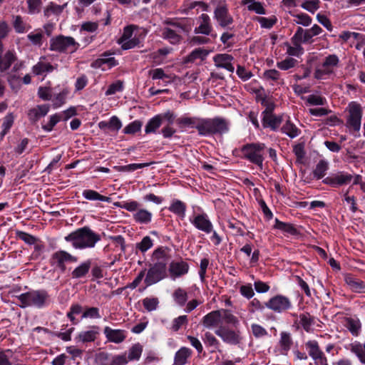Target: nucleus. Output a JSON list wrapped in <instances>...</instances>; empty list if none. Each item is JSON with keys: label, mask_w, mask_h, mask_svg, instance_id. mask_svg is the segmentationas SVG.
Wrapping results in <instances>:
<instances>
[{"label": "nucleus", "mask_w": 365, "mask_h": 365, "mask_svg": "<svg viewBox=\"0 0 365 365\" xmlns=\"http://www.w3.org/2000/svg\"><path fill=\"white\" fill-rule=\"evenodd\" d=\"M101 240V235L88 226L78 228L70 233V242L77 250L93 248Z\"/></svg>", "instance_id": "nucleus-1"}, {"label": "nucleus", "mask_w": 365, "mask_h": 365, "mask_svg": "<svg viewBox=\"0 0 365 365\" xmlns=\"http://www.w3.org/2000/svg\"><path fill=\"white\" fill-rule=\"evenodd\" d=\"M16 304L21 308H43L50 303V296L44 289L31 290L16 297Z\"/></svg>", "instance_id": "nucleus-2"}, {"label": "nucleus", "mask_w": 365, "mask_h": 365, "mask_svg": "<svg viewBox=\"0 0 365 365\" xmlns=\"http://www.w3.org/2000/svg\"><path fill=\"white\" fill-rule=\"evenodd\" d=\"M266 149L267 146L263 143H246L240 148V152L242 153L241 158L257 165L260 170H262Z\"/></svg>", "instance_id": "nucleus-3"}, {"label": "nucleus", "mask_w": 365, "mask_h": 365, "mask_svg": "<svg viewBox=\"0 0 365 365\" xmlns=\"http://www.w3.org/2000/svg\"><path fill=\"white\" fill-rule=\"evenodd\" d=\"M230 130V123L225 118L215 117L213 118H203L201 136H212L223 135Z\"/></svg>", "instance_id": "nucleus-4"}, {"label": "nucleus", "mask_w": 365, "mask_h": 365, "mask_svg": "<svg viewBox=\"0 0 365 365\" xmlns=\"http://www.w3.org/2000/svg\"><path fill=\"white\" fill-rule=\"evenodd\" d=\"M215 334L220 337L225 344L230 345H239L243 339L241 336V331L239 329H232L227 326H220L215 331Z\"/></svg>", "instance_id": "nucleus-5"}, {"label": "nucleus", "mask_w": 365, "mask_h": 365, "mask_svg": "<svg viewBox=\"0 0 365 365\" xmlns=\"http://www.w3.org/2000/svg\"><path fill=\"white\" fill-rule=\"evenodd\" d=\"M353 179V175L344 171H339L335 173H331L329 176L322 180V183L329 185L333 188L349 185Z\"/></svg>", "instance_id": "nucleus-6"}, {"label": "nucleus", "mask_w": 365, "mask_h": 365, "mask_svg": "<svg viewBox=\"0 0 365 365\" xmlns=\"http://www.w3.org/2000/svg\"><path fill=\"white\" fill-rule=\"evenodd\" d=\"M265 306L276 313H282L290 309L292 304L289 297L277 294L265 302Z\"/></svg>", "instance_id": "nucleus-7"}, {"label": "nucleus", "mask_w": 365, "mask_h": 365, "mask_svg": "<svg viewBox=\"0 0 365 365\" xmlns=\"http://www.w3.org/2000/svg\"><path fill=\"white\" fill-rule=\"evenodd\" d=\"M362 118V109L359 103L351 102L349 105V115L346 125L354 131H359Z\"/></svg>", "instance_id": "nucleus-8"}, {"label": "nucleus", "mask_w": 365, "mask_h": 365, "mask_svg": "<svg viewBox=\"0 0 365 365\" xmlns=\"http://www.w3.org/2000/svg\"><path fill=\"white\" fill-rule=\"evenodd\" d=\"M305 347L309 356L314 360L315 365H329L327 358L320 349L317 341L309 340L307 341ZM309 365H312V364H309Z\"/></svg>", "instance_id": "nucleus-9"}, {"label": "nucleus", "mask_w": 365, "mask_h": 365, "mask_svg": "<svg viewBox=\"0 0 365 365\" xmlns=\"http://www.w3.org/2000/svg\"><path fill=\"white\" fill-rule=\"evenodd\" d=\"M162 266L152 264L150 265L144 283L146 287H150L168 277V270L161 267Z\"/></svg>", "instance_id": "nucleus-10"}, {"label": "nucleus", "mask_w": 365, "mask_h": 365, "mask_svg": "<svg viewBox=\"0 0 365 365\" xmlns=\"http://www.w3.org/2000/svg\"><path fill=\"white\" fill-rule=\"evenodd\" d=\"M190 223L198 230L206 234L213 232V225L210 221L207 214L205 212L193 215L190 217Z\"/></svg>", "instance_id": "nucleus-11"}, {"label": "nucleus", "mask_w": 365, "mask_h": 365, "mask_svg": "<svg viewBox=\"0 0 365 365\" xmlns=\"http://www.w3.org/2000/svg\"><path fill=\"white\" fill-rule=\"evenodd\" d=\"M171 250L167 246L157 247L152 254L153 264L168 270V264L171 259Z\"/></svg>", "instance_id": "nucleus-12"}, {"label": "nucleus", "mask_w": 365, "mask_h": 365, "mask_svg": "<svg viewBox=\"0 0 365 365\" xmlns=\"http://www.w3.org/2000/svg\"><path fill=\"white\" fill-rule=\"evenodd\" d=\"M214 19L222 28L227 27L234 21L232 16L229 12L228 7L225 4H220L217 6L214 11Z\"/></svg>", "instance_id": "nucleus-13"}, {"label": "nucleus", "mask_w": 365, "mask_h": 365, "mask_svg": "<svg viewBox=\"0 0 365 365\" xmlns=\"http://www.w3.org/2000/svg\"><path fill=\"white\" fill-rule=\"evenodd\" d=\"M193 22V19L190 18H167L163 21V24L178 28L188 35L192 30Z\"/></svg>", "instance_id": "nucleus-14"}, {"label": "nucleus", "mask_w": 365, "mask_h": 365, "mask_svg": "<svg viewBox=\"0 0 365 365\" xmlns=\"http://www.w3.org/2000/svg\"><path fill=\"white\" fill-rule=\"evenodd\" d=\"M3 43L0 42V73L7 71L17 60L16 53L14 50H7L3 53Z\"/></svg>", "instance_id": "nucleus-15"}, {"label": "nucleus", "mask_w": 365, "mask_h": 365, "mask_svg": "<svg viewBox=\"0 0 365 365\" xmlns=\"http://www.w3.org/2000/svg\"><path fill=\"white\" fill-rule=\"evenodd\" d=\"M190 266L187 262L180 259L179 261H172L169 264L168 272L173 279L181 277L187 274L189 272Z\"/></svg>", "instance_id": "nucleus-16"}, {"label": "nucleus", "mask_w": 365, "mask_h": 365, "mask_svg": "<svg viewBox=\"0 0 365 365\" xmlns=\"http://www.w3.org/2000/svg\"><path fill=\"white\" fill-rule=\"evenodd\" d=\"M285 115L274 113L262 116V125L264 128H269L272 131H277L281 124L284 121Z\"/></svg>", "instance_id": "nucleus-17"}, {"label": "nucleus", "mask_w": 365, "mask_h": 365, "mask_svg": "<svg viewBox=\"0 0 365 365\" xmlns=\"http://www.w3.org/2000/svg\"><path fill=\"white\" fill-rule=\"evenodd\" d=\"M202 121L203 118H200L182 116L176 119V124L180 128H195L197 129L198 134L201 135Z\"/></svg>", "instance_id": "nucleus-18"}, {"label": "nucleus", "mask_w": 365, "mask_h": 365, "mask_svg": "<svg viewBox=\"0 0 365 365\" xmlns=\"http://www.w3.org/2000/svg\"><path fill=\"white\" fill-rule=\"evenodd\" d=\"M68 263V254L65 251H58L51 258V264L56 270L65 272Z\"/></svg>", "instance_id": "nucleus-19"}, {"label": "nucleus", "mask_w": 365, "mask_h": 365, "mask_svg": "<svg viewBox=\"0 0 365 365\" xmlns=\"http://www.w3.org/2000/svg\"><path fill=\"white\" fill-rule=\"evenodd\" d=\"M56 69L46 57H41L38 62L32 67V72L35 76H46Z\"/></svg>", "instance_id": "nucleus-20"}, {"label": "nucleus", "mask_w": 365, "mask_h": 365, "mask_svg": "<svg viewBox=\"0 0 365 365\" xmlns=\"http://www.w3.org/2000/svg\"><path fill=\"white\" fill-rule=\"evenodd\" d=\"M344 279L353 292L361 293L365 290V282L357 278L354 274L347 273L344 274Z\"/></svg>", "instance_id": "nucleus-21"}, {"label": "nucleus", "mask_w": 365, "mask_h": 365, "mask_svg": "<svg viewBox=\"0 0 365 365\" xmlns=\"http://www.w3.org/2000/svg\"><path fill=\"white\" fill-rule=\"evenodd\" d=\"M103 333L108 341L115 344L123 342L126 338V331L123 329H113L110 327H106Z\"/></svg>", "instance_id": "nucleus-22"}, {"label": "nucleus", "mask_w": 365, "mask_h": 365, "mask_svg": "<svg viewBox=\"0 0 365 365\" xmlns=\"http://www.w3.org/2000/svg\"><path fill=\"white\" fill-rule=\"evenodd\" d=\"M99 335V327L98 326H92L90 330L81 331L75 338L77 343H88L93 342Z\"/></svg>", "instance_id": "nucleus-23"}, {"label": "nucleus", "mask_w": 365, "mask_h": 365, "mask_svg": "<svg viewBox=\"0 0 365 365\" xmlns=\"http://www.w3.org/2000/svg\"><path fill=\"white\" fill-rule=\"evenodd\" d=\"M233 59V56L227 53H220L213 57V61L217 67L225 68L232 73L235 70V68L231 63Z\"/></svg>", "instance_id": "nucleus-24"}, {"label": "nucleus", "mask_w": 365, "mask_h": 365, "mask_svg": "<svg viewBox=\"0 0 365 365\" xmlns=\"http://www.w3.org/2000/svg\"><path fill=\"white\" fill-rule=\"evenodd\" d=\"M303 31L302 27H298L294 36L291 38V41L294 46H289L287 53L290 56H299L303 53V48L301 46L300 35Z\"/></svg>", "instance_id": "nucleus-25"}, {"label": "nucleus", "mask_w": 365, "mask_h": 365, "mask_svg": "<svg viewBox=\"0 0 365 365\" xmlns=\"http://www.w3.org/2000/svg\"><path fill=\"white\" fill-rule=\"evenodd\" d=\"M199 20L200 21V24L199 26L195 28L194 33L196 34H201L209 36L213 29L209 15L202 14L199 16Z\"/></svg>", "instance_id": "nucleus-26"}, {"label": "nucleus", "mask_w": 365, "mask_h": 365, "mask_svg": "<svg viewBox=\"0 0 365 365\" xmlns=\"http://www.w3.org/2000/svg\"><path fill=\"white\" fill-rule=\"evenodd\" d=\"M121 127L122 123L115 115L112 116L108 121L102 120L98 123V128L105 133L108 130L118 132Z\"/></svg>", "instance_id": "nucleus-27"}, {"label": "nucleus", "mask_w": 365, "mask_h": 365, "mask_svg": "<svg viewBox=\"0 0 365 365\" xmlns=\"http://www.w3.org/2000/svg\"><path fill=\"white\" fill-rule=\"evenodd\" d=\"M202 325L206 328L217 327L221 323V315L220 310H215L205 315L201 321Z\"/></svg>", "instance_id": "nucleus-28"}, {"label": "nucleus", "mask_w": 365, "mask_h": 365, "mask_svg": "<svg viewBox=\"0 0 365 365\" xmlns=\"http://www.w3.org/2000/svg\"><path fill=\"white\" fill-rule=\"evenodd\" d=\"M68 47V37L58 36L50 40V49L53 51L65 52Z\"/></svg>", "instance_id": "nucleus-29"}, {"label": "nucleus", "mask_w": 365, "mask_h": 365, "mask_svg": "<svg viewBox=\"0 0 365 365\" xmlns=\"http://www.w3.org/2000/svg\"><path fill=\"white\" fill-rule=\"evenodd\" d=\"M161 36L172 45H178L183 40L182 36L177 31L169 27L163 29Z\"/></svg>", "instance_id": "nucleus-30"}, {"label": "nucleus", "mask_w": 365, "mask_h": 365, "mask_svg": "<svg viewBox=\"0 0 365 365\" xmlns=\"http://www.w3.org/2000/svg\"><path fill=\"white\" fill-rule=\"evenodd\" d=\"M49 105H38L29 110L28 116L31 121L36 122L44 117L49 111Z\"/></svg>", "instance_id": "nucleus-31"}, {"label": "nucleus", "mask_w": 365, "mask_h": 365, "mask_svg": "<svg viewBox=\"0 0 365 365\" xmlns=\"http://www.w3.org/2000/svg\"><path fill=\"white\" fill-rule=\"evenodd\" d=\"M285 123L279 128L282 133L291 138H294L301 133V130L291 121L290 117L285 115Z\"/></svg>", "instance_id": "nucleus-32"}, {"label": "nucleus", "mask_w": 365, "mask_h": 365, "mask_svg": "<svg viewBox=\"0 0 365 365\" xmlns=\"http://www.w3.org/2000/svg\"><path fill=\"white\" fill-rule=\"evenodd\" d=\"M134 221L140 225H148L152 221L153 214L146 209L140 208L133 215Z\"/></svg>", "instance_id": "nucleus-33"}, {"label": "nucleus", "mask_w": 365, "mask_h": 365, "mask_svg": "<svg viewBox=\"0 0 365 365\" xmlns=\"http://www.w3.org/2000/svg\"><path fill=\"white\" fill-rule=\"evenodd\" d=\"M168 210L178 216L181 220H183L185 217L187 205L184 202L178 199H174L172 200Z\"/></svg>", "instance_id": "nucleus-34"}, {"label": "nucleus", "mask_w": 365, "mask_h": 365, "mask_svg": "<svg viewBox=\"0 0 365 365\" xmlns=\"http://www.w3.org/2000/svg\"><path fill=\"white\" fill-rule=\"evenodd\" d=\"M192 352L187 347H181L175 354L173 365H185L187 359L191 356Z\"/></svg>", "instance_id": "nucleus-35"}, {"label": "nucleus", "mask_w": 365, "mask_h": 365, "mask_svg": "<svg viewBox=\"0 0 365 365\" xmlns=\"http://www.w3.org/2000/svg\"><path fill=\"white\" fill-rule=\"evenodd\" d=\"M345 327L350 331V333L354 336H359L361 328V323L358 317H346L345 319Z\"/></svg>", "instance_id": "nucleus-36"}, {"label": "nucleus", "mask_w": 365, "mask_h": 365, "mask_svg": "<svg viewBox=\"0 0 365 365\" xmlns=\"http://www.w3.org/2000/svg\"><path fill=\"white\" fill-rule=\"evenodd\" d=\"M274 222L275 223L273 226L274 229L279 230L283 232L291 235H297L299 234V231L293 224L284 222L280 221L278 218H275Z\"/></svg>", "instance_id": "nucleus-37"}, {"label": "nucleus", "mask_w": 365, "mask_h": 365, "mask_svg": "<svg viewBox=\"0 0 365 365\" xmlns=\"http://www.w3.org/2000/svg\"><path fill=\"white\" fill-rule=\"evenodd\" d=\"M350 351L357 356L362 364L365 365V342L355 341L350 344Z\"/></svg>", "instance_id": "nucleus-38"}, {"label": "nucleus", "mask_w": 365, "mask_h": 365, "mask_svg": "<svg viewBox=\"0 0 365 365\" xmlns=\"http://www.w3.org/2000/svg\"><path fill=\"white\" fill-rule=\"evenodd\" d=\"M13 27L17 34H24L29 31L31 26L24 21L20 15L13 16Z\"/></svg>", "instance_id": "nucleus-39"}, {"label": "nucleus", "mask_w": 365, "mask_h": 365, "mask_svg": "<svg viewBox=\"0 0 365 365\" xmlns=\"http://www.w3.org/2000/svg\"><path fill=\"white\" fill-rule=\"evenodd\" d=\"M339 58L336 54H329L326 56L322 64V68L330 71V75L334 73V68L339 64Z\"/></svg>", "instance_id": "nucleus-40"}, {"label": "nucleus", "mask_w": 365, "mask_h": 365, "mask_svg": "<svg viewBox=\"0 0 365 365\" xmlns=\"http://www.w3.org/2000/svg\"><path fill=\"white\" fill-rule=\"evenodd\" d=\"M221 315V321L222 320L225 324H232L237 328L240 324V321L230 310L226 309H219Z\"/></svg>", "instance_id": "nucleus-41"}, {"label": "nucleus", "mask_w": 365, "mask_h": 365, "mask_svg": "<svg viewBox=\"0 0 365 365\" xmlns=\"http://www.w3.org/2000/svg\"><path fill=\"white\" fill-rule=\"evenodd\" d=\"M162 124L160 116L155 115L148 121L145 126V133L146 134L155 133Z\"/></svg>", "instance_id": "nucleus-42"}, {"label": "nucleus", "mask_w": 365, "mask_h": 365, "mask_svg": "<svg viewBox=\"0 0 365 365\" xmlns=\"http://www.w3.org/2000/svg\"><path fill=\"white\" fill-rule=\"evenodd\" d=\"M173 298L178 306L183 307L188 299L187 292L184 289L178 287L173 292Z\"/></svg>", "instance_id": "nucleus-43"}, {"label": "nucleus", "mask_w": 365, "mask_h": 365, "mask_svg": "<svg viewBox=\"0 0 365 365\" xmlns=\"http://www.w3.org/2000/svg\"><path fill=\"white\" fill-rule=\"evenodd\" d=\"M328 169V163L324 160H321L313 170V175L317 180L324 179Z\"/></svg>", "instance_id": "nucleus-44"}, {"label": "nucleus", "mask_w": 365, "mask_h": 365, "mask_svg": "<svg viewBox=\"0 0 365 365\" xmlns=\"http://www.w3.org/2000/svg\"><path fill=\"white\" fill-rule=\"evenodd\" d=\"M12 65H14L13 68L7 77V80L11 86H12L16 80H20V76H17L16 73L24 68V62L16 60Z\"/></svg>", "instance_id": "nucleus-45"}, {"label": "nucleus", "mask_w": 365, "mask_h": 365, "mask_svg": "<svg viewBox=\"0 0 365 365\" xmlns=\"http://www.w3.org/2000/svg\"><path fill=\"white\" fill-rule=\"evenodd\" d=\"M91 266V259L81 263L72 272V276L74 278H81L86 275Z\"/></svg>", "instance_id": "nucleus-46"}, {"label": "nucleus", "mask_w": 365, "mask_h": 365, "mask_svg": "<svg viewBox=\"0 0 365 365\" xmlns=\"http://www.w3.org/2000/svg\"><path fill=\"white\" fill-rule=\"evenodd\" d=\"M299 324L306 332L312 331V327L314 324V317L309 313H303L299 314Z\"/></svg>", "instance_id": "nucleus-47"}, {"label": "nucleus", "mask_w": 365, "mask_h": 365, "mask_svg": "<svg viewBox=\"0 0 365 365\" xmlns=\"http://www.w3.org/2000/svg\"><path fill=\"white\" fill-rule=\"evenodd\" d=\"M83 196L88 200H99L108 202H109L110 200V198L109 197L102 195L99 192L93 190H83Z\"/></svg>", "instance_id": "nucleus-48"}, {"label": "nucleus", "mask_w": 365, "mask_h": 365, "mask_svg": "<svg viewBox=\"0 0 365 365\" xmlns=\"http://www.w3.org/2000/svg\"><path fill=\"white\" fill-rule=\"evenodd\" d=\"M293 344L291 334L287 331L280 333L279 345L282 351L287 352Z\"/></svg>", "instance_id": "nucleus-49"}, {"label": "nucleus", "mask_w": 365, "mask_h": 365, "mask_svg": "<svg viewBox=\"0 0 365 365\" xmlns=\"http://www.w3.org/2000/svg\"><path fill=\"white\" fill-rule=\"evenodd\" d=\"M14 115L13 113H8L3 119V123L1 125L2 130L0 133V135L1 138H4V136L9 132L11 128L12 127L14 122Z\"/></svg>", "instance_id": "nucleus-50"}, {"label": "nucleus", "mask_w": 365, "mask_h": 365, "mask_svg": "<svg viewBox=\"0 0 365 365\" xmlns=\"http://www.w3.org/2000/svg\"><path fill=\"white\" fill-rule=\"evenodd\" d=\"M143 352V346L140 343L133 344L128 350L127 357L128 362L129 361H138L140 359Z\"/></svg>", "instance_id": "nucleus-51"}, {"label": "nucleus", "mask_w": 365, "mask_h": 365, "mask_svg": "<svg viewBox=\"0 0 365 365\" xmlns=\"http://www.w3.org/2000/svg\"><path fill=\"white\" fill-rule=\"evenodd\" d=\"M243 4H249L247 6L249 11H255L257 14H266V10L263 4L259 1L256 0H244Z\"/></svg>", "instance_id": "nucleus-52"}, {"label": "nucleus", "mask_w": 365, "mask_h": 365, "mask_svg": "<svg viewBox=\"0 0 365 365\" xmlns=\"http://www.w3.org/2000/svg\"><path fill=\"white\" fill-rule=\"evenodd\" d=\"M208 54V51L205 49L197 48L194 49L187 57V63H192L197 58H203Z\"/></svg>", "instance_id": "nucleus-53"}, {"label": "nucleus", "mask_w": 365, "mask_h": 365, "mask_svg": "<svg viewBox=\"0 0 365 365\" xmlns=\"http://www.w3.org/2000/svg\"><path fill=\"white\" fill-rule=\"evenodd\" d=\"M67 4H64L62 6L58 5L53 2H51L44 9V16L49 17L52 14H58L62 12L63 9L66 6Z\"/></svg>", "instance_id": "nucleus-54"}, {"label": "nucleus", "mask_w": 365, "mask_h": 365, "mask_svg": "<svg viewBox=\"0 0 365 365\" xmlns=\"http://www.w3.org/2000/svg\"><path fill=\"white\" fill-rule=\"evenodd\" d=\"M115 205L127 211L135 212L140 209V203L135 200L118 202L115 203Z\"/></svg>", "instance_id": "nucleus-55"}, {"label": "nucleus", "mask_w": 365, "mask_h": 365, "mask_svg": "<svg viewBox=\"0 0 365 365\" xmlns=\"http://www.w3.org/2000/svg\"><path fill=\"white\" fill-rule=\"evenodd\" d=\"M202 340L207 346L213 347L215 349H218L220 345L219 340L209 331L205 333Z\"/></svg>", "instance_id": "nucleus-56"}, {"label": "nucleus", "mask_w": 365, "mask_h": 365, "mask_svg": "<svg viewBox=\"0 0 365 365\" xmlns=\"http://www.w3.org/2000/svg\"><path fill=\"white\" fill-rule=\"evenodd\" d=\"M142 303L148 312H153L157 309L159 299L157 297H145L143 299Z\"/></svg>", "instance_id": "nucleus-57"}, {"label": "nucleus", "mask_w": 365, "mask_h": 365, "mask_svg": "<svg viewBox=\"0 0 365 365\" xmlns=\"http://www.w3.org/2000/svg\"><path fill=\"white\" fill-rule=\"evenodd\" d=\"M255 19L259 23L262 28L271 29L277 23V19L275 16L270 18L257 16Z\"/></svg>", "instance_id": "nucleus-58"}, {"label": "nucleus", "mask_w": 365, "mask_h": 365, "mask_svg": "<svg viewBox=\"0 0 365 365\" xmlns=\"http://www.w3.org/2000/svg\"><path fill=\"white\" fill-rule=\"evenodd\" d=\"M142 125L143 123L140 120H135L124 128L123 133L133 135L140 130Z\"/></svg>", "instance_id": "nucleus-59"}, {"label": "nucleus", "mask_w": 365, "mask_h": 365, "mask_svg": "<svg viewBox=\"0 0 365 365\" xmlns=\"http://www.w3.org/2000/svg\"><path fill=\"white\" fill-rule=\"evenodd\" d=\"M138 28V26L134 24H130L126 26L123 29V33L120 38L118 40V43H121L125 40H128V38H132V36L135 30Z\"/></svg>", "instance_id": "nucleus-60"}, {"label": "nucleus", "mask_w": 365, "mask_h": 365, "mask_svg": "<svg viewBox=\"0 0 365 365\" xmlns=\"http://www.w3.org/2000/svg\"><path fill=\"white\" fill-rule=\"evenodd\" d=\"M111 361V354L101 351L95 356V361L98 365H110Z\"/></svg>", "instance_id": "nucleus-61"}, {"label": "nucleus", "mask_w": 365, "mask_h": 365, "mask_svg": "<svg viewBox=\"0 0 365 365\" xmlns=\"http://www.w3.org/2000/svg\"><path fill=\"white\" fill-rule=\"evenodd\" d=\"M153 246V240L149 236L144 237L142 240L136 244V248L141 252H147Z\"/></svg>", "instance_id": "nucleus-62"}, {"label": "nucleus", "mask_w": 365, "mask_h": 365, "mask_svg": "<svg viewBox=\"0 0 365 365\" xmlns=\"http://www.w3.org/2000/svg\"><path fill=\"white\" fill-rule=\"evenodd\" d=\"M297 63V60L291 57H288L280 62H277V66L281 70L287 71L289 68H294Z\"/></svg>", "instance_id": "nucleus-63"}, {"label": "nucleus", "mask_w": 365, "mask_h": 365, "mask_svg": "<svg viewBox=\"0 0 365 365\" xmlns=\"http://www.w3.org/2000/svg\"><path fill=\"white\" fill-rule=\"evenodd\" d=\"M188 322V319L186 315H181L178 317L175 318L173 320L171 329L176 332L178 331L179 329L183 326L186 325Z\"/></svg>", "instance_id": "nucleus-64"}]
</instances>
